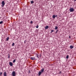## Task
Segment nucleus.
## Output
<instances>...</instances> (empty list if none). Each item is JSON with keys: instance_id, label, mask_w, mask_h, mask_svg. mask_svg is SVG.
I'll list each match as a JSON object with an SVG mask.
<instances>
[{"instance_id": "f257e3e1", "label": "nucleus", "mask_w": 76, "mask_h": 76, "mask_svg": "<svg viewBox=\"0 0 76 76\" xmlns=\"http://www.w3.org/2000/svg\"><path fill=\"white\" fill-rule=\"evenodd\" d=\"M1 4H2L1 5V6L2 7H4V5L5 4V3H4V1H2V2L1 3Z\"/></svg>"}, {"instance_id": "f03ea898", "label": "nucleus", "mask_w": 76, "mask_h": 76, "mask_svg": "<svg viewBox=\"0 0 76 76\" xmlns=\"http://www.w3.org/2000/svg\"><path fill=\"white\" fill-rule=\"evenodd\" d=\"M69 10L70 12H72L74 11V9L73 7L70 8Z\"/></svg>"}, {"instance_id": "7ed1b4c3", "label": "nucleus", "mask_w": 76, "mask_h": 76, "mask_svg": "<svg viewBox=\"0 0 76 76\" xmlns=\"http://www.w3.org/2000/svg\"><path fill=\"white\" fill-rule=\"evenodd\" d=\"M12 76H15V72L13 71L12 72Z\"/></svg>"}, {"instance_id": "20e7f679", "label": "nucleus", "mask_w": 76, "mask_h": 76, "mask_svg": "<svg viewBox=\"0 0 76 76\" xmlns=\"http://www.w3.org/2000/svg\"><path fill=\"white\" fill-rule=\"evenodd\" d=\"M30 59L32 60H35V58L34 57L30 58Z\"/></svg>"}, {"instance_id": "39448f33", "label": "nucleus", "mask_w": 76, "mask_h": 76, "mask_svg": "<svg viewBox=\"0 0 76 76\" xmlns=\"http://www.w3.org/2000/svg\"><path fill=\"white\" fill-rule=\"evenodd\" d=\"M9 64L11 66H13V63H12V62H10Z\"/></svg>"}, {"instance_id": "423d86ee", "label": "nucleus", "mask_w": 76, "mask_h": 76, "mask_svg": "<svg viewBox=\"0 0 76 76\" xmlns=\"http://www.w3.org/2000/svg\"><path fill=\"white\" fill-rule=\"evenodd\" d=\"M44 69L43 68V69H42L41 70L40 72H41L42 73V72H44Z\"/></svg>"}, {"instance_id": "0eeeda50", "label": "nucleus", "mask_w": 76, "mask_h": 76, "mask_svg": "<svg viewBox=\"0 0 76 76\" xmlns=\"http://www.w3.org/2000/svg\"><path fill=\"white\" fill-rule=\"evenodd\" d=\"M4 76H7V73L6 72H4Z\"/></svg>"}, {"instance_id": "6e6552de", "label": "nucleus", "mask_w": 76, "mask_h": 76, "mask_svg": "<svg viewBox=\"0 0 76 76\" xmlns=\"http://www.w3.org/2000/svg\"><path fill=\"white\" fill-rule=\"evenodd\" d=\"M73 46H72V45H71L70 46V48L71 49H72V48H73Z\"/></svg>"}, {"instance_id": "1a4fd4ad", "label": "nucleus", "mask_w": 76, "mask_h": 76, "mask_svg": "<svg viewBox=\"0 0 76 76\" xmlns=\"http://www.w3.org/2000/svg\"><path fill=\"white\" fill-rule=\"evenodd\" d=\"M41 73H42V72H39V76H40L41 75Z\"/></svg>"}, {"instance_id": "9d476101", "label": "nucleus", "mask_w": 76, "mask_h": 76, "mask_svg": "<svg viewBox=\"0 0 76 76\" xmlns=\"http://www.w3.org/2000/svg\"><path fill=\"white\" fill-rule=\"evenodd\" d=\"M53 18V19H54L56 18V15H53L52 16Z\"/></svg>"}, {"instance_id": "9b49d317", "label": "nucleus", "mask_w": 76, "mask_h": 76, "mask_svg": "<svg viewBox=\"0 0 76 76\" xmlns=\"http://www.w3.org/2000/svg\"><path fill=\"white\" fill-rule=\"evenodd\" d=\"M48 26H46L45 27V29H48Z\"/></svg>"}, {"instance_id": "f8f14e48", "label": "nucleus", "mask_w": 76, "mask_h": 76, "mask_svg": "<svg viewBox=\"0 0 76 76\" xmlns=\"http://www.w3.org/2000/svg\"><path fill=\"white\" fill-rule=\"evenodd\" d=\"M69 56L68 55H67L66 57V58H67V59H68V58H69Z\"/></svg>"}, {"instance_id": "ddd939ff", "label": "nucleus", "mask_w": 76, "mask_h": 76, "mask_svg": "<svg viewBox=\"0 0 76 76\" xmlns=\"http://www.w3.org/2000/svg\"><path fill=\"white\" fill-rule=\"evenodd\" d=\"M34 1H31V4H33V3H34Z\"/></svg>"}, {"instance_id": "4468645a", "label": "nucleus", "mask_w": 76, "mask_h": 76, "mask_svg": "<svg viewBox=\"0 0 76 76\" xmlns=\"http://www.w3.org/2000/svg\"><path fill=\"white\" fill-rule=\"evenodd\" d=\"M15 62H16V60L14 59L13 61V63H15Z\"/></svg>"}, {"instance_id": "2eb2a0df", "label": "nucleus", "mask_w": 76, "mask_h": 76, "mask_svg": "<svg viewBox=\"0 0 76 76\" xmlns=\"http://www.w3.org/2000/svg\"><path fill=\"white\" fill-rule=\"evenodd\" d=\"M58 29V27L57 26H56L55 29Z\"/></svg>"}, {"instance_id": "dca6fc26", "label": "nucleus", "mask_w": 76, "mask_h": 76, "mask_svg": "<svg viewBox=\"0 0 76 76\" xmlns=\"http://www.w3.org/2000/svg\"><path fill=\"white\" fill-rule=\"evenodd\" d=\"M15 45V43H13L12 45V46H13Z\"/></svg>"}, {"instance_id": "f3484780", "label": "nucleus", "mask_w": 76, "mask_h": 76, "mask_svg": "<svg viewBox=\"0 0 76 76\" xmlns=\"http://www.w3.org/2000/svg\"><path fill=\"white\" fill-rule=\"evenodd\" d=\"M3 22L2 21L0 22V24H1L2 23H3Z\"/></svg>"}, {"instance_id": "a211bd4d", "label": "nucleus", "mask_w": 76, "mask_h": 76, "mask_svg": "<svg viewBox=\"0 0 76 76\" xmlns=\"http://www.w3.org/2000/svg\"><path fill=\"white\" fill-rule=\"evenodd\" d=\"M9 37H8L7 38L6 41H8V40H9Z\"/></svg>"}, {"instance_id": "6ab92c4d", "label": "nucleus", "mask_w": 76, "mask_h": 76, "mask_svg": "<svg viewBox=\"0 0 76 76\" xmlns=\"http://www.w3.org/2000/svg\"><path fill=\"white\" fill-rule=\"evenodd\" d=\"M30 23H31V24H32V23H33V21H31L30 22Z\"/></svg>"}, {"instance_id": "aec40b11", "label": "nucleus", "mask_w": 76, "mask_h": 76, "mask_svg": "<svg viewBox=\"0 0 76 76\" xmlns=\"http://www.w3.org/2000/svg\"><path fill=\"white\" fill-rule=\"evenodd\" d=\"M38 27H39V26H36V28H38Z\"/></svg>"}, {"instance_id": "412c9836", "label": "nucleus", "mask_w": 76, "mask_h": 76, "mask_svg": "<svg viewBox=\"0 0 76 76\" xmlns=\"http://www.w3.org/2000/svg\"><path fill=\"white\" fill-rule=\"evenodd\" d=\"M58 30H57L56 31V34H57V32H58Z\"/></svg>"}, {"instance_id": "4be33fe9", "label": "nucleus", "mask_w": 76, "mask_h": 76, "mask_svg": "<svg viewBox=\"0 0 76 76\" xmlns=\"http://www.w3.org/2000/svg\"><path fill=\"white\" fill-rule=\"evenodd\" d=\"M2 75V72H0V75Z\"/></svg>"}, {"instance_id": "5701e85b", "label": "nucleus", "mask_w": 76, "mask_h": 76, "mask_svg": "<svg viewBox=\"0 0 76 76\" xmlns=\"http://www.w3.org/2000/svg\"><path fill=\"white\" fill-rule=\"evenodd\" d=\"M51 31L52 32H54V30H51Z\"/></svg>"}, {"instance_id": "b1692460", "label": "nucleus", "mask_w": 76, "mask_h": 76, "mask_svg": "<svg viewBox=\"0 0 76 76\" xmlns=\"http://www.w3.org/2000/svg\"><path fill=\"white\" fill-rule=\"evenodd\" d=\"M57 18V15H55V17Z\"/></svg>"}, {"instance_id": "393cba45", "label": "nucleus", "mask_w": 76, "mask_h": 76, "mask_svg": "<svg viewBox=\"0 0 76 76\" xmlns=\"http://www.w3.org/2000/svg\"><path fill=\"white\" fill-rule=\"evenodd\" d=\"M24 44H25V43H26V41H24Z\"/></svg>"}, {"instance_id": "a878e982", "label": "nucleus", "mask_w": 76, "mask_h": 76, "mask_svg": "<svg viewBox=\"0 0 76 76\" xmlns=\"http://www.w3.org/2000/svg\"><path fill=\"white\" fill-rule=\"evenodd\" d=\"M8 58H10V56L9 55L8 56Z\"/></svg>"}, {"instance_id": "bb28decb", "label": "nucleus", "mask_w": 76, "mask_h": 76, "mask_svg": "<svg viewBox=\"0 0 76 76\" xmlns=\"http://www.w3.org/2000/svg\"><path fill=\"white\" fill-rule=\"evenodd\" d=\"M69 38L70 39V36H69Z\"/></svg>"}, {"instance_id": "cd10ccee", "label": "nucleus", "mask_w": 76, "mask_h": 76, "mask_svg": "<svg viewBox=\"0 0 76 76\" xmlns=\"http://www.w3.org/2000/svg\"><path fill=\"white\" fill-rule=\"evenodd\" d=\"M76 1V0H74V1Z\"/></svg>"}, {"instance_id": "c85d7f7f", "label": "nucleus", "mask_w": 76, "mask_h": 76, "mask_svg": "<svg viewBox=\"0 0 76 76\" xmlns=\"http://www.w3.org/2000/svg\"><path fill=\"white\" fill-rule=\"evenodd\" d=\"M37 56V57H38V56Z\"/></svg>"}]
</instances>
